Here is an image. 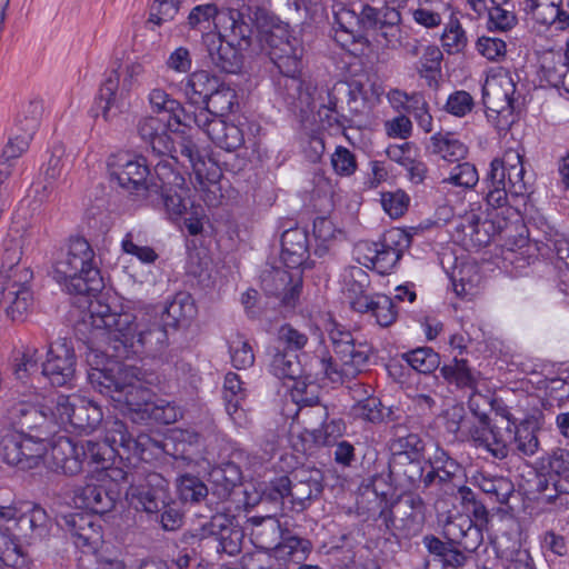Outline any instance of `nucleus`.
<instances>
[{"mask_svg":"<svg viewBox=\"0 0 569 569\" xmlns=\"http://www.w3.org/2000/svg\"><path fill=\"white\" fill-rule=\"evenodd\" d=\"M528 232L535 236L537 242L545 246L558 257L559 242L569 240L560 233L543 216L538 214L528 221Z\"/></svg>","mask_w":569,"mask_h":569,"instance_id":"59","label":"nucleus"},{"mask_svg":"<svg viewBox=\"0 0 569 569\" xmlns=\"http://www.w3.org/2000/svg\"><path fill=\"white\" fill-rule=\"evenodd\" d=\"M209 139L219 148L234 151L244 143L243 131L240 127L228 123L223 119L214 120L209 130Z\"/></svg>","mask_w":569,"mask_h":569,"instance_id":"55","label":"nucleus"},{"mask_svg":"<svg viewBox=\"0 0 569 569\" xmlns=\"http://www.w3.org/2000/svg\"><path fill=\"white\" fill-rule=\"evenodd\" d=\"M41 373L53 387H72L77 375V357L70 339L63 338L49 346Z\"/></svg>","mask_w":569,"mask_h":569,"instance_id":"17","label":"nucleus"},{"mask_svg":"<svg viewBox=\"0 0 569 569\" xmlns=\"http://www.w3.org/2000/svg\"><path fill=\"white\" fill-rule=\"evenodd\" d=\"M425 463L430 468L426 472L425 489L437 485L448 492L450 485L456 486L462 480L463 467L447 450L439 446L433 455L425 460Z\"/></svg>","mask_w":569,"mask_h":569,"instance_id":"22","label":"nucleus"},{"mask_svg":"<svg viewBox=\"0 0 569 569\" xmlns=\"http://www.w3.org/2000/svg\"><path fill=\"white\" fill-rule=\"evenodd\" d=\"M476 482L488 501L509 507V500L516 492L515 485L509 477L480 473L476 478Z\"/></svg>","mask_w":569,"mask_h":569,"instance_id":"44","label":"nucleus"},{"mask_svg":"<svg viewBox=\"0 0 569 569\" xmlns=\"http://www.w3.org/2000/svg\"><path fill=\"white\" fill-rule=\"evenodd\" d=\"M22 237L7 236L2 242L0 266V310L11 321H23L32 305L30 268L21 266Z\"/></svg>","mask_w":569,"mask_h":569,"instance_id":"6","label":"nucleus"},{"mask_svg":"<svg viewBox=\"0 0 569 569\" xmlns=\"http://www.w3.org/2000/svg\"><path fill=\"white\" fill-rule=\"evenodd\" d=\"M223 389L227 413L236 425L241 426L246 418L242 401L246 399L247 392L239 375L228 372L224 377Z\"/></svg>","mask_w":569,"mask_h":569,"instance_id":"49","label":"nucleus"},{"mask_svg":"<svg viewBox=\"0 0 569 569\" xmlns=\"http://www.w3.org/2000/svg\"><path fill=\"white\" fill-rule=\"evenodd\" d=\"M56 425H58L56 405L53 407L34 405L16 431L31 433L34 439L49 440Z\"/></svg>","mask_w":569,"mask_h":569,"instance_id":"37","label":"nucleus"},{"mask_svg":"<svg viewBox=\"0 0 569 569\" xmlns=\"http://www.w3.org/2000/svg\"><path fill=\"white\" fill-rule=\"evenodd\" d=\"M214 117L223 119V117L234 113L239 109V100L236 89L223 81H219V88L210 94L208 102L203 106Z\"/></svg>","mask_w":569,"mask_h":569,"instance_id":"54","label":"nucleus"},{"mask_svg":"<svg viewBox=\"0 0 569 569\" xmlns=\"http://www.w3.org/2000/svg\"><path fill=\"white\" fill-rule=\"evenodd\" d=\"M241 469L232 461L214 466L209 472L212 493L221 500L228 499L233 489L241 483Z\"/></svg>","mask_w":569,"mask_h":569,"instance_id":"42","label":"nucleus"},{"mask_svg":"<svg viewBox=\"0 0 569 569\" xmlns=\"http://www.w3.org/2000/svg\"><path fill=\"white\" fill-rule=\"evenodd\" d=\"M426 443L416 432H410L408 427H398L390 439L391 457L408 456V458H423Z\"/></svg>","mask_w":569,"mask_h":569,"instance_id":"51","label":"nucleus"},{"mask_svg":"<svg viewBox=\"0 0 569 569\" xmlns=\"http://www.w3.org/2000/svg\"><path fill=\"white\" fill-rule=\"evenodd\" d=\"M335 357L323 351L318 357L319 373L333 383H343L366 371L373 356V348L367 341H358L341 325L333 323L329 330Z\"/></svg>","mask_w":569,"mask_h":569,"instance_id":"7","label":"nucleus"},{"mask_svg":"<svg viewBox=\"0 0 569 569\" xmlns=\"http://www.w3.org/2000/svg\"><path fill=\"white\" fill-rule=\"evenodd\" d=\"M268 371L278 379H289L295 381L293 396L298 397L297 402L311 405L318 402V398L303 397L308 385L300 380L303 373L299 355L281 350L279 347L270 346L267 350Z\"/></svg>","mask_w":569,"mask_h":569,"instance_id":"18","label":"nucleus"},{"mask_svg":"<svg viewBox=\"0 0 569 569\" xmlns=\"http://www.w3.org/2000/svg\"><path fill=\"white\" fill-rule=\"evenodd\" d=\"M296 68L274 66L277 74H272L276 96L288 108H315L317 87L302 78V60L296 61Z\"/></svg>","mask_w":569,"mask_h":569,"instance_id":"15","label":"nucleus"},{"mask_svg":"<svg viewBox=\"0 0 569 569\" xmlns=\"http://www.w3.org/2000/svg\"><path fill=\"white\" fill-rule=\"evenodd\" d=\"M30 558L9 528L0 527V569H30Z\"/></svg>","mask_w":569,"mask_h":569,"instance_id":"47","label":"nucleus"},{"mask_svg":"<svg viewBox=\"0 0 569 569\" xmlns=\"http://www.w3.org/2000/svg\"><path fill=\"white\" fill-rule=\"evenodd\" d=\"M53 278L63 283L69 293L86 298L87 311L76 322L74 335L89 349L88 362L96 352L122 362L141 360L142 329L136 315L117 311V307L99 295L103 279L86 238L70 237L67 250L53 264Z\"/></svg>","mask_w":569,"mask_h":569,"instance_id":"1","label":"nucleus"},{"mask_svg":"<svg viewBox=\"0 0 569 569\" xmlns=\"http://www.w3.org/2000/svg\"><path fill=\"white\" fill-rule=\"evenodd\" d=\"M322 472L319 469H299L290 477L288 505L291 510L303 511L312 499L323 491Z\"/></svg>","mask_w":569,"mask_h":569,"instance_id":"21","label":"nucleus"},{"mask_svg":"<svg viewBox=\"0 0 569 569\" xmlns=\"http://www.w3.org/2000/svg\"><path fill=\"white\" fill-rule=\"evenodd\" d=\"M400 358L408 367L422 375H430L437 369L440 370V355L431 347H418L403 352Z\"/></svg>","mask_w":569,"mask_h":569,"instance_id":"58","label":"nucleus"},{"mask_svg":"<svg viewBox=\"0 0 569 569\" xmlns=\"http://www.w3.org/2000/svg\"><path fill=\"white\" fill-rule=\"evenodd\" d=\"M355 305V311L370 313L381 327H389L396 321L398 316L393 300L386 295H372L371 299H360Z\"/></svg>","mask_w":569,"mask_h":569,"instance_id":"46","label":"nucleus"},{"mask_svg":"<svg viewBox=\"0 0 569 569\" xmlns=\"http://www.w3.org/2000/svg\"><path fill=\"white\" fill-rule=\"evenodd\" d=\"M173 498L169 481L158 472L144 473V510Z\"/></svg>","mask_w":569,"mask_h":569,"instance_id":"62","label":"nucleus"},{"mask_svg":"<svg viewBox=\"0 0 569 569\" xmlns=\"http://www.w3.org/2000/svg\"><path fill=\"white\" fill-rule=\"evenodd\" d=\"M309 248V234L305 228H289L281 234L280 258L289 269H296L307 261Z\"/></svg>","mask_w":569,"mask_h":569,"instance_id":"35","label":"nucleus"},{"mask_svg":"<svg viewBox=\"0 0 569 569\" xmlns=\"http://www.w3.org/2000/svg\"><path fill=\"white\" fill-rule=\"evenodd\" d=\"M425 465L422 458L408 456L390 457L387 462L376 459L375 472L368 478L366 488H371L377 497L385 499L391 489L415 492L421 483L425 486Z\"/></svg>","mask_w":569,"mask_h":569,"instance_id":"10","label":"nucleus"},{"mask_svg":"<svg viewBox=\"0 0 569 569\" xmlns=\"http://www.w3.org/2000/svg\"><path fill=\"white\" fill-rule=\"evenodd\" d=\"M244 529L249 531L250 540L257 549L271 552L274 551L284 530L279 520L271 516L250 517L246 521Z\"/></svg>","mask_w":569,"mask_h":569,"instance_id":"33","label":"nucleus"},{"mask_svg":"<svg viewBox=\"0 0 569 569\" xmlns=\"http://www.w3.org/2000/svg\"><path fill=\"white\" fill-rule=\"evenodd\" d=\"M117 455V449L112 448L106 441H92L87 440L80 442V456L82 465L87 462L89 466H93L97 470L106 469L109 462Z\"/></svg>","mask_w":569,"mask_h":569,"instance_id":"60","label":"nucleus"},{"mask_svg":"<svg viewBox=\"0 0 569 569\" xmlns=\"http://www.w3.org/2000/svg\"><path fill=\"white\" fill-rule=\"evenodd\" d=\"M144 359L151 358L164 363L168 361L167 348L171 330L154 319L149 310L144 309Z\"/></svg>","mask_w":569,"mask_h":569,"instance_id":"36","label":"nucleus"},{"mask_svg":"<svg viewBox=\"0 0 569 569\" xmlns=\"http://www.w3.org/2000/svg\"><path fill=\"white\" fill-rule=\"evenodd\" d=\"M48 453V440L34 439L31 433L10 431L1 437L0 456L11 467L28 471L40 466Z\"/></svg>","mask_w":569,"mask_h":569,"instance_id":"13","label":"nucleus"},{"mask_svg":"<svg viewBox=\"0 0 569 569\" xmlns=\"http://www.w3.org/2000/svg\"><path fill=\"white\" fill-rule=\"evenodd\" d=\"M427 505L418 492H401L396 498L380 497L379 519L386 527V542L401 549L402 540L417 537L426 522Z\"/></svg>","mask_w":569,"mask_h":569,"instance_id":"9","label":"nucleus"},{"mask_svg":"<svg viewBox=\"0 0 569 569\" xmlns=\"http://www.w3.org/2000/svg\"><path fill=\"white\" fill-rule=\"evenodd\" d=\"M440 375L448 383L455 385L457 388L475 389L479 372L469 367L468 360L455 357L450 363L440 367Z\"/></svg>","mask_w":569,"mask_h":569,"instance_id":"53","label":"nucleus"},{"mask_svg":"<svg viewBox=\"0 0 569 569\" xmlns=\"http://www.w3.org/2000/svg\"><path fill=\"white\" fill-rule=\"evenodd\" d=\"M333 24L337 26V37L346 36V41L361 42V33H359V12L348 8L343 3L332 6ZM340 41V38H337Z\"/></svg>","mask_w":569,"mask_h":569,"instance_id":"56","label":"nucleus"},{"mask_svg":"<svg viewBox=\"0 0 569 569\" xmlns=\"http://www.w3.org/2000/svg\"><path fill=\"white\" fill-rule=\"evenodd\" d=\"M34 405L30 396L21 393L17 389H10L2 400V423L16 431Z\"/></svg>","mask_w":569,"mask_h":569,"instance_id":"43","label":"nucleus"},{"mask_svg":"<svg viewBox=\"0 0 569 569\" xmlns=\"http://www.w3.org/2000/svg\"><path fill=\"white\" fill-rule=\"evenodd\" d=\"M160 383V376L153 372L147 375L144 371V418L158 423L169 425L177 420L178 412L173 406L163 399L151 400L147 397L149 386L157 387Z\"/></svg>","mask_w":569,"mask_h":569,"instance_id":"48","label":"nucleus"},{"mask_svg":"<svg viewBox=\"0 0 569 569\" xmlns=\"http://www.w3.org/2000/svg\"><path fill=\"white\" fill-rule=\"evenodd\" d=\"M426 151L447 162H460L468 156L469 148L449 131H439L429 138Z\"/></svg>","mask_w":569,"mask_h":569,"instance_id":"40","label":"nucleus"},{"mask_svg":"<svg viewBox=\"0 0 569 569\" xmlns=\"http://www.w3.org/2000/svg\"><path fill=\"white\" fill-rule=\"evenodd\" d=\"M220 79L207 70L192 72L186 84V96L189 102L196 107H203L210 94L219 88Z\"/></svg>","mask_w":569,"mask_h":569,"instance_id":"50","label":"nucleus"},{"mask_svg":"<svg viewBox=\"0 0 569 569\" xmlns=\"http://www.w3.org/2000/svg\"><path fill=\"white\" fill-rule=\"evenodd\" d=\"M369 287L370 276L366 270L358 266L346 269L343 273V292L352 310H355L356 301L371 299V296L367 293Z\"/></svg>","mask_w":569,"mask_h":569,"instance_id":"52","label":"nucleus"},{"mask_svg":"<svg viewBox=\"0 0 569 569\" xmlns=\"http://www.w3.org/2000/svg\"><path fill=\"white\" fill-rule=\"evenodd\" d=\"M412 236L403 229H392L376 243L375 256L371 258L373 268L381 274L392 271L401 259L403 251L411 246Z\"/></svg>","mask_w":569,"mask_h":569,"instance_id":"20","label":"nucleus"},{"mask_svg":"<svg viewBox=\"0 0 569 569\" xmlns=\"http://www.w3.org/2000/svg\"><path fill=\"white\" fill-rule=\"evenodd\" d=\"M57 422L79 432L90 433L102 421L101 408L91 400L59 395L56 399Z\"/></svg>","mask_w":569,"mask_h":569,"instance_id":"16","label":"nucleus"},{"mask_svg":"<svg viewBox=\"0 0 569 569\" xmlns=\"http://www.w3.org/2000/svg\"><path fill=\"white\" fill-rule=\"evenodd\" d=\"M48 468L64 476H76L82 470L80 456V442H74L69 437H59L48 449Z\"/></svg>","mask_w":569,"mask_h":569,"instance_id":"26","label":"nucleus"},{"mask_svg":"<svg viewBox=\"0 0 569 569\" xmlns=\"http://www.w3.org/2000/svg\"><path fill=\"white\" fill-rule=\"evenodd\" d=\"M422 543L433 557V561L440 562V569H463L473 553L467 552L460 546L443 541L433 535H426L422 538ZM423 569H432L430 560L425 561Z\"/></svg>","mask_w":569,"mask_h":569,"instance_id":"28","label":"nucleus"},{"mask_svg":"<svg viewBox=\"0 0 569 569\" xmlns=\"http://www.w3.org/2000/svg\"><path fill=\"white\" fill-rule=\"evenodd\" d=\"M508 193L509 201H525L535 190V177L529 173L523 163V156L517 150H507Z\"/></svg>","mask_w":569,"mask_h":569,"instance_id":"31","label":"nucleus"},{"mask_svg":"<svg viewBox=\"0 0 569 569\" xmlns=\"http://www.w3.org/2000/svg\"><path fill=\"white\" fill-rule=\"evenodd\" d=\"M400 22L401 14L396 8L385 6L378 9L361 4L359 12L361 42L368 41V36H371L378 43L395 48L400 41Z\"/></svg>","mask_w":569,"mask_h":569,"instance_id":"14","label":"nucleus"},{"mask_svg":"<svg viewBox=\"0 0 569 569\" xmlns=\"http://www.w3.org/2000/svg\"><path fill=\"white\" fill-rule=\"evenodd\" d=\"M169 122L144 118V132L148 130V143L152 157L170 156L172 159L183 158L192 169L194 181L204 193V200L210 206L219 202L218 183L222 176L220 167L208 157L204 149L199 148L190 136H178L172 139L168 132Z\"/></svg>","mask_w":569,"mask_h":569,"instance_id":"4","label":"nucleus"},{"mask_svg":"<svg viewBox=\"0 0 569 569\" xmlns=\"http://www.w3.org/2000/svg\"><path fill=\"white\" fill-rule=\"evenodd\" d=\"M447 541L458 545L467 552H476L483 542V530L467 515L448 518L442 528Z\"/></svg>","mask_w":569,"mask_h":569,"instance_id":"25","label":"nucleus"},{"mask_svg":"<svg viewBox=\"0 0 569 569\" xmlns=\"http://www.w3.org/2000/svg\"><path fill=\"white\" fill-rule=\"evenodd\" d=\"M507 151L501 158H495L482 180L485 200L493 209L509 204Z\"/></svg>","mask_w":569,"mask_h":569,"instance_id":"27","label":"nucleus"},{"mask_svg":"<svg viewBox=\"0 0 569 569\" xmlns=\"http://www.w3.org/2000/svg\"><path fill=\"white\" fill-rule=\"evenodd\" d=\"M442 52L436 46L426 47L423 54L418 63V74L423 78L427 86L431 89H438L439 78L441 77Z\"/></svg>","mask_w":569,"mask_h":569,"instance_id":"61","label":"nucleus"},{"mask_svg":"<svg viewBox=\"0 0 569 569\" xmlns=\"http://www.w3.org/2000/svg\"><path fill=\"white\" fill-rule=\"evenodd\" d=\"M309 342V337L305 331L295 328L291 323H283L279 327L272 346L279 347L283 351L299 355Z\"/></svg>","mask_w":569,"mask_h":569,"instance_id":"63","label":"nucleus"},{"mask_svg":"<svg viewBox=\"0 0 569 569\" xmlns=\"http://www.w3.org/2000/svg\"><path fill=\"white\" fill-rule=\"evenodd\" d=\"M253 20L251 11L222 12L219 16L218 32L202 36L210 64L219 72L236 74L243 67L242 51L251 50Z\"/></svg>","mask_w":569,"mask_h":569,"instance_id":"5","label":"nucleus"},{"mask_svg":"<svg viewBox=\"0 0 569 569\" xmlns=\"http://www.w3.org/2000/svg\"><path fill=\"white\" fill-rule=\"evenodd\" d=\"M492 437L483 451L495 460H506L510 455L531 457L539 449L538 427L533 420H499Z\"/></svg>","mask_w":569,"mask_h":569,"instance_id":"12","label":"nucleus"},{"mask_svg":"<svg viewBox=\"0 0 569 569\" xmlns=\"http://www.w3.org/2000/svg\"><path fill=\"white\" fill-rule=\"evenodd\" d=\"M456 229L462 233L466 246L479 249L490 243L495 226L491 221L481 220L476 213H470Z\"/></svg>","mask_w":569,"mask_h":569,"instance_id":"45","label":"nucleus"},{"mask_svg":"<svg viewBox=\"0 0 569 569\" xmlns=\"http://www.w3.org/2000/svg\"><path fill=\"white\" fill-rule=\"evenodd\" d=\"M183 177L177 172L172 163L160 158L156 163L144 158V207H151L167 214L171 221L183 219L189 234L197 236L202 232L203 209L186 199L182 188Z\"/></svg>","mask_w":569,"mask_h":569,"instance_id":"3","label":"nucleus"},{"mask_svg":"<svg viewBox=\"0 0 569 569\" xmlns=\"http://www.w3.org/2000/svg\"><path fill=\"white\" fill-rule=\"evenodd\" d=\"M134 159L128 151H120L109 157L108 169L112 179H116L122 189L130 193L139 191L142 187V172L139 158Z\"/></svg>","mask_w":569,"mask_h":569,"instance_id":"32","label":"nucleus"},{"mask_svg":"<svg viewBox=\"0 0 569 569\" xmlns=\"http://www.w3.org/2000/svg\"><path fill=\"white\" fill-rule=\"evenodd\" d=\"M144 309L149 310L154 319L160 320L172 332L189 326L197 315L194 300L188 292H178L171 301H166L163 305L144 306Z\"/></svg>","mask_w":569,"mask_h":569,"instance_id":"19","label":"nucleus"},{"mask_svg":"<svg viewBox=\"0 0 569 569\" xmlns=\"http://www.w3.org/2000/svg\"><path fill=\"white\" fill-rule=\"evenodd\" d=\"M144 522L149 530L173 532L183 526L184 515L179 502L170 498L144 510Z\"/></svg>","mask_w":569,"mask_h":569,"instance_id":"34","label":"nucleus"},{"mask_svg":"<svg viewBox=\"0 0 569 569\" xmlns=\"http://www.w3.org/2000/svg\"><path fill=\"white\" fill-rule=\"evenodd\" d=\"M252 20L257 22L259 29V47L273 66L286 69L296 68V61L302 59L303 47L296 37L291 36L289 24L264 9H258Z\"/></svg>","mask_w":569,"mask_h":569,"instance_id":"11","label":"nucleus"},{"mask_svg":"<svg viewBox=\"0 0 569 569\" xmlns=\"http://www.w3.org/2000/svg\"><path fill=\"white\" fill-rule=\"evenodd\" d=\"M362 84L358 81L339 80L331 88L321 89L315 92V103L318 102V110L337 111L339 103L347 99L348 104L356 102L361 94Z\"/></svg>","mask_w":569,"mask_h":569,"instance_id":"38","label":"nucleus"},{"mask_svg":"<svg viewBox=\"0 0 569 569\" xmlns=\"http://www.w3.org/2000/svg\"><path fill=\"white\" fill-rule=\"evenodd\" d=\"M479 182V173L476 166L471 162H457L449 176L441 180V184H450L460 188L463 191L472 190Z\"/></svg>","mask_w":569,"mask_h":569,"instance_id":"64","label":"nucleus"},{"mask_svg":"<svg viewBox=\"0 0 569 569\" xmlns=\"http://www.w3.org/2000/svg\"><path fill=\"white\" fill-rule=\"evenodd\" d=\"M310 413L320 420V427L312 430H306L308 437L316 446H329L341 437L346 431V423L341 418H335L328 421L329 412L327 406H316Z\"/></svg>","mask_w":569,"mask_h":569,"instance_id":"39","label":"nucleus"},{"mask_svg":"<svg viewBox=\"0 0 569 569\" xmlns=\"http://www.w3.org/2000/svg\"><path fill=\"white\" fill-rule=\"evenodd\" d=\"M137 30L133 34V44L130 51L123 52L122 62L119 69H122V84L119 89L120 73L118 69H112L106 73V78L99 88L94 106L90 108V114L94 118L102 116L109 120L113 108L120 109L127 102L130 92L140 87V76L142 73L141 49L142 41H138ZM130 103V101H128Z\"/></svg>","mask_w":569,"mask_h":569,"instance_id":"8","label":"nucleus"},{"mask_svg":"<svg viewBox=\"0 0 569 569\" xmlns=\"http://www.w3.org/2000/svg\"><path fill=\"white\" fill-rule=\"evenodd\" d=\"M311 550L312 543L309 539L284 529L273 553L277 559L286 561L287 569H289L291 562L298 565L305 561Z\"/></svg>","mask_w":569,"mask_h":569,"instance_id":"41","label":"nucleus"},{"mask_svg":"<svg viewBox=\"0 0 569 569\" xmlns=\"http://www.w3.org/2000/svg\"><path fill=\"white\" fill-rule=\"evenodd\" d=\"M88 380L99 393L110 397L118 403L124 418L116 422L113 442L118 443L117 456L121 467H110L106 477L113 482L129 483L126 501L129 510L140 512L142 509V379L141 368L122 361L108 359L104 355L93 353L89 358Z\"/></svg>","mask_w":569,"mask_h":569,"instance_id":"2","label":"nucleus"},{"mask_svg":"<svg viewBox=\"0 0 569 569\" xmlns=\"http://www.w3.org/2000/svg\"><path fill=\"white\" fill-rule=\"evenodd\" d=\"M468 408L477 419L468 428L469 440L472 446L483 451L496 431V426H500V419H492L489 413V397L482 393H473L468 400Z\"/></svg>","mask_w":569,"mask_h":569,"instance_id":"23","label":"nucleus"},{"mask_svg":"<svg viewBox=\"0 0 569 569\" xmlns=\"http://www.w3.org/2000/svg\"><path fill=\"white\" fill-rule=\"evenodd\" d=\"M117 497L118 492L116 490L93 482L79 486L73 491L74 505L96 515H104L111 511L116 506Z\"/></svg>","mask_w":569,"mask_h":569,"instance_id":"30","label":"nucleus"},{"mask_svg":"<svg viewBox=\"0 0 569 569\" xmlns=\"http://www.w3.org/2000/svg\"><path fill=\"white\" fill-rule=\"evenodd\" d=\"M548 473L555 490L569 495V450L557 448L548 457Z\"/></svg>","mask_w":569,"mask_h":569,"instance_id":"57","label":"nucleus"},{"mask_svg":"<svg viewBox=\"0 0 569 569\" xmlns=\"http://www.w3.org/2000/svg\"><path fill=\"white\" fill-rule=\"evenodd\" d=\"M16 528L18 533L31 545L49 536L51 519L40 505L27 503L24 508H20Z\"/></svg>","mask_w":569,"mask_h":569,"instance_id":"29","label":"nucleus"},{"mask_svg":"<svg viewBox=\"0 0 569 569\" xmlns=\"http://www.w3.org/2000/svg\"><path fill=\"white\" fill-rule=\"evenodd\" d=\"M58 525L70 535L74 546L83 549L84 552L94 551L101 542L100 527L89 515L79 512L63 515Z\"/></svg>","mask_w":569,"mask_h":569,"instance_id":"24","label":"nucleus"}]
</instances>
